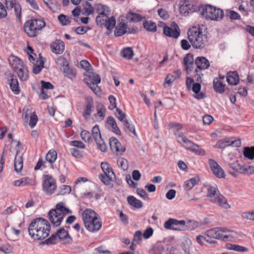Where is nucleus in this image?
<instances>
[{
	"instance_id": "1",
	"label": "nucleus",
	"mask_w": 254,
	"mask_h": 254,
	"mask_svg": "<svg viewBox=\"0 0 254 254\" xmlns=\"http://www.w3.org/2000/svg\"><path fill=\"white\" fill-rule=\"evenodd\" d=\"M50 227V225L47 220L38 218L34 219L29 224V234L34 240H43L49 235Z\"/></svg>"
},
{
	"instance_id": "2",
	"label": "nucleus",
	"mask_w": 254,
	"mask_h": 254,
	"mask_svg": "<svg viewBox=\"0 0 254 254\" xmlns=\"http://www.w3.org/2000/svg\"><path fill=\"white\" fill-rule=\"evenodd\" d=\"M188 37L192 46L195 49H202L207 45L208 37L203 34L200 27L194 26L189 29Z\"/></svg>"
},
{
	"instance_id": "3",
	"label": "nucleus",
	"mask_w": 254,
	"mask_h": 254,
	"mask_svg": "<svg viewBox=\"0 0 254 254\" xmlns=\"http://www.w3.org/2000/svg\"><path fill=\"white\" fill-rule=\"evenodd\" d=\"M72 211L65 207L63 202H60L56 206L55 209L51 210L48 214L49 220L54 226L58 227L60 225L64 217Z\"/></svg>"
},
{
	"instance_id": "4",
	"label": "nucleus",
	"mask_w": 254,
	"mask_h": 254,
	"mask_svg": "<svg viewBox=\"0 0 254 254\" xmlns=\"http://www.w3.org/2000/svg\"><path fill=\"white\" fill-rule=\"evenodd\" d=\"M198 10L200 14L206 19L219 21L224 16V12L221 9L209 4L198 6Z\"/></svg>"
},
{
	"instance_id": "5",
	"label": "nucleus",
	"mask_w": 254,
	"mask_h": 254,
	"mask_svg": "<svg viewBox=\"0 0 254 254\" xmlns=\"http://www.w3.org/2000/svg\"><path fill=\"white\" fill-rule=\"evenodd\" d=\"M207 191V196L211 202L224 209L230 208L227 199L220 193L216 185L209 186Z\"/></svg>"
},
{
	"instance_id": "6",
	"label": "nucleus",
	"mask_w": 254,
	"mask_h": 254,
	"mask_svg": "<svg viewBox=\"0 0 254 254\" xmlns=\"http://www.w3.org/2000/svg\"><path fill=\"white\" fill-rule=\"evenodd\" d=\"M206 237L213 239H219L224 241H231L235 237V233L225 228H215L205 232Z\"/></svg>"
},
{
	"instance_id": "7",
	"label": "nucleus",
	"mask_w": 254,
	"mask_h": 254,
	"mask_svg": "<svg viewBox=\"0 0 254 254\" xmlns=\"http://www.w3.org/2000/svg\"><path fill=\"white\" fill-rule=\"evenodd\" d=\"M45 25V22L43 20L34 19L27 21L24 25V29L29 37H34Z\"/></svg>"
},
{
	"instance_id": "8",
	"label": "nucleus",
	"mask_w": 254,
	"mask_h": 254,
	"mask_svg": "<svg viewBox=\"0 0 254 254\" xmlns=\"http://www.w3.org/2000/svg\"><path fill=\"white\" fill-rule=\"evenodd\" d=\"M101 167L103 174H99V178L106 186H109L111 182L115 181L116 175L112 168L107 162H102Z\"/></svg>"
},
{
	"instance_id": "9",
	"label": "nucleus",
	"mask_w": 254,
	"mask_h": 254,
	"mask_svg": "<svg viewBox=\"0 0 254 254\" xmlns=\"http://www.w3.org/2000/svg\"><path fill=\"white\" fill-rule=\"evenodd\" d=\"M164 227L168 230L175 231L186 230V221L185 220H178L173 218H170L164 223Z\"/></svg>"
},
{
	"instance_id": "10",
	"label": "nucleus",
	"mask_w": 254,
	"mask_h": 254,
	"mask_svg": "<svg viewBox=\"0 0 254 254\" xmlns=\"http://www.w3.org/2000/svg\"><path fill=\"white\" fill-rule=\"evenodd\" d=\"M43 189L48 194L53 193L56 189L55 180L50 176L46 175L43 182Z\"/></svg>"
},
{
	"instance_id": "11",
	"label": "nucleus",
	"mask_w": 254,
	"mask_h": 254,
	"mask_svg": "<svg viewBox=\"0 0 254 254\" xmlns=\"http://www.w3.org/2000/svg\"><path fill=\"white\" fill-rule=\"evenodd\" d=\"M57 63L64 66L63 71L65 73V76L68 78L72 79V78L75 77L76 75L75 69L69 67L68 62L65 58L62 57L59 58Z\"/></svg>"
},
{
	"instance_id": "12",
	"label": "nucleus",
	"mask_w": 254,
	"mask_h": 254,
	"mask_svg": "<svg viewBox=\"0 0 254 254\" xmlns=\"http://www.w3.org/2000/svg\"><path fill=\"white\" fill-rule=\"evenodd\" d=\"M197 9V7L192 0H185L180 7V13L185 16Z\"/></svg>"
},
{
	"instance_id": "13",
	"label": "nucleus",
	"mask_w": 254,
	"mask_h": 254,
	"mask_svg": "<svg viewBox=\"0 0 254 254\" xmlns=\"http://www.w3.org/2000/svg\"><path fill=\"white\" fill-rule=\"evenodd\" d=\"M163 33L168 37L177 39L180 35V30L178 24L175 22H173L171 27L164 26Z\"/></svg>"
},
{
	"instance_id": "14",
	"label": "nucleus",
	"mask_w": 254,
	"mask_h": 254,
	"mask_svg": "<svg viewBox=\"0 0 254 254\" xmlns=\"http://www.w3.org/2000/svg\"><path fill=\"white\" fill-rule=\"evenodd\" d=\"M89 221V223L84 225L86 229L89 232L95 233L99 231L102 228V223L99 216Z\"/></svg>"
},
{
	"instance_id": "15",
	"label": "nucleus",
	"mask_w": 254,
	"mask_h": 254,
	"mask_svg": "<svg viewBox=\"0 0 254 254\" xmlns=\"http://www.w3.org/2000/svg\"><path fill=\"white\" fill-rule=\"evenodd\" d=\"M209 165L213 173L219 178H224L225 173L218 164L212 159H209Z\"/></svg>"
},
{
	"instance_id": "16",
	"label": "nucleus",
	"mask_w": 254,
	"mask_h": 254,
	"mask_svg": "<svg viewBox=\"0 0 254 254\" xmlns=\"http://www.w3.org/2000/svg\"><path fill=\"white\" fill-rule=\"evenodd\" d=\"M98 216H99V215L93 210L90 208L86 209L81 213V217L84 225L89 223V221L93 220V219Z\"/></svg>"
},
{
	"instance_id": "17",
	"label": "nucleus",
	"mask_w": 254,
	"mask_h": 254,
	"mask_svg": "<svg viewBox=\"0 0 254 254\" xmlns=\"http://www.w3.org/2000/svg\"><path fill=\"white\" fill-rule=\"evenodd\" d=\"M183 147L196 155H204L205 152L197 144H183Z\"/></svg>"
},
{
	"instance_id": "18",
	"label": "nucleus",
	"mask_w": 254,
	"mask_h": 254,
	"mask_svg": "<svg viewBox=\"0 0 254 254\" xmlns=\"http://www.w3.org/2000/svg\"><path fill=\"white\" fill-rule=\"evenodd\" d=\"M184 64L187 74H190L193 69V55L191 54H187L184 58Z\"/></svg>"
},
{
	"instance_id": "19",
	"label": "nucleus",
	"mask_w": 254,
	"mask_h": 254,
	"mask_svg": "<svg viewBox=\"0 0 254 254\" xmlns=\"http://www.w3.org/2000/svg\"><path fill=\"white\" fill-rule=\"evenodd\" d=\"M64 43L61 40H56L51 44L52 51L56 54H61L64 50Z\"/></svg>"
},
{
	"instance_id": "20",
	"label": "nucleus",
	"mask_w": 254,
	"mask_h": 254,
	"mask_svg": "<svg viewBox=\"0 0 254 254\" xmlns=\"http://www.w3.org/2000/svg\"><path fill=\"white\" fill-rule=\"evenodd\" d=\"M195 64L197 68L200 70L207 69L210 66L208 60L204 57H197L195 60Z\"/></svg>"
},
{
	"instance_id": "21",
	"label": "nucleus",
	"mask_w": 254,
	"mask_h": 254,
	"mask_svg": "<svg viewBox=\"0 0 254 254\" xmlns=\"http://www.w3.org/2000/svg\"><path fill=\"white\" fill-rule=\"evenodd\" d=\"M237 172L242 174L251 175L254 173V166L237 165L233 167Z\"/></svg>"
},
{
	"instance_id": "22",
	"label": "nucleus",
	"mask_w": 254,
	"mask_h": 254,
	"mask_svg": "<svg viewBox=\"0 0 254 254\" xmlns=\"http://www.w3.org/2000/svg\"><path fill=\"white\" fill-rule=\"evenodd\" d=\"M15 72L20 80L22 81H26L29 77V72L27 67L25 65L20 67L14 71Z\"/></svg>"
},
{
	"instance_id": "23",
	"label": "nucleus",
	"mask_w": 254,
	"mask_h": 254,
	"mask_svg": "<svg viewBox=\"0 0 254 254\" xmlns=\"http://www.w3.org/2000/svg\"><path fill=\"white\" fill-rule=\"evenodd\" d=\"M239 76L236 71H230L227 75V81L231 85H236L239 83Z\"/></svg>"
},
{
	"instance_id": "24",
	"label": "nucleus",
	"mask_w": 254,
	"mask_h": 254,
	"mask_svg": "<svg viewBox=\"0 0 254 254\" xmlns=\"http://www.w3.org/2000/svg\"><path fill=\"white\" fill-rule=\"evenodd\" d=\"M8 62L14 71L24 65L21 59L14 56H11L9 58Z\"/></svg>"
},
{
	"instance_id": "25",
	"label": "nucleus",
	"mask_w": 254,
	"mask_h": 254,
	"mask_svg": "<svg viewBox=\"0 0 254 254\" xmlns=\"http://www.w3.org/2000/svg\"><path fill=\"white\" fill-rule=\"evenodd\" d=\"M213 86L217 93L222 94L225 91V84L221 81L220 79L215 78L213 82Z\"/></svg>"
},
{
	"instance_id": "26",
	"label": "nucleus",
	"mask_w": 254,
	"mask_h": 254,
	"mask_svg": "<svg viewBox=\"0 0 254 254\" xmlns=\"http://www.w3.org/2000/svg\"><path fill=\"white\" fill-rule=\"evenodd\" d=\"M10 80L9 83L10 88L15 95H18L21 91L18 80L17 78H14L13 75H10Z\"/></svg>"
},
{
	"instance_id": "27",
	"label": "nucleus",
	"mask_w": 254,
	"mask_h": 254,
	"mask_svg": "<svg viewBox=\"0 0 254 254\" xmlns=\"http://www.w3.org/2000/svg\"><path fill=\"white\" fill-rule=\"evenodd\" d=\"M111 150L117 155H121L126 149L125 146L123 144H109Z\"/></svg>"
},
{
	"instance_id": "28",
	"label": "nucleus",
	"mask_w": 254,
	"mask_h": 254,
	"mask_svg": "<svg viewBox=\"0 0 254 254\" xmlns=\"http://www.w3.org/2000/svg\"><path fill=\"white\" fill-rule=\"evenodd\" d=\"M127 24L124 22L119 23L116 27L114 34L117 37L121 36L126 33L128 32L127 31Z\"/></svg>"
},
{
	"instance_id": "29",
	"label": "nucleus",
	"mask_w": 254,
	"mask_h": 254,
	"mask_svg": "<svg viewBox=\"0 0 254 254\" xmlns=\"http://www.w3.org/2000/svg\"><path fill=\"white\" fill-rule=\"evenodd\" d=\"M93 108L94 105L92 98H87L86 105L83 113V116L85 118H88V117H89L91 115L92 109Z\"/></svg>"
},
{
	"instance_id": "30",
	"label": "nucleus",
	"mask_w": 254,
	"mask_h": 254,
	"mask_svg": "<svg viewBox=\"0 0 254 254\" xmlns=\"http://www.w3.org/2000/svg\"><path fill=\"white\" fill-rule=\"evenodd\" d=\"M34 184L32 179L29 178H23L21 179L16 180L12 183L15 187H22L28 185H33Z\"/></svg>"
},
{
	"instance_id": "31",
	"label": "nucleus",
	"mask_w": 254,
	"mask_h": 254,
	"mask_svg": "<svg viewBox=\"0 0 254 254\" xmlns=\"http://www.w3.org/2000/svg\"><path fill=\"white\" fill-rule=\"evenodd\" d=\"M44 59L40 56L39 59L37 61V63L33 64V73L35 74L39 73L44 67Z\"/></svg>"
},
{
	"instance_id": "32",
	"label": "nucleus",
	"mask_w": 254,
	"mask_h": 254,
	"mask_svg": "<svg viewBox=\"0 0 254 254\" xmlns=\"http://www.w3.org/2000/svg\"><path fill=\"white\" fill-rule=\"evenodd\" d=\"M94 9L99 15H105L110 13L109 8L107 5L101 3L95 4Z\"/></svg>"
},
{
	"instance_id": "33",
	"label": "nucleus",
	"mask_w": 254,
	"mask_h": 254,
	"mask_svg": "<svg viewBox=\"0 0 254 254\" xmlns=\"http://www.w3.org/2000/svg\"><path fill=\"white\" fill-rule=\"evenodd\" d=\"M175 126L178 129V130L175 132V134L179 142L183 141L184 143H192L187 138V137L182 132H180L179 130V129L182 128V126L180 124H176Z\"/></svg>"
},
{
	"instance_id": "34",
	"label": "nucleus",
	"mask_w": 254,
	"mask_h": 254,
	"mask_svg": "<svg viewBox=\"0 0 254 254\" xmlns=\"http://www.w3.org/2000/svg\"><path fill=\"white\" fill-rule=\"evenodd\" d=\"M60 239L65 241V243H69L71 242V239L69 237L67 232L64 229H60L57 233Z\"/></svg>"
},
{
	"instance_id": "35",
	"label": "nucleus",
	"mask_w": 254,
	"mask_h": 254,
	"mask_svg": "<svg viewBox=\"0 0 254 254\" xmlns=\"http://www.w3.org/2000/svg\"><path fill=\"white\" fill-rule=\"evenodd\" d=\"M128 204L136 208H140L142 207V202L132 195H129L127 198Z\"/></svg>"
},
{
	"instance_id": "36",
	"label": "nucleus",
	"mask_w": 254,
	"mask_h": 254,
	"mask_svg": "<svg viewBox=\"0 0 254 254\" xmlns=\"http://www.w3.org/2000/svg\"><path fill=\"white\" fill-rule=\"evenodd\" d=\"M126 18L129 22H137L142 20V17L141 15L132 12H129L127 14Z\"/></svg>"
},
{
	"instance_id": "37",
	"label": "nucleus",
	"mask_w": 254,
	"mask_h": 254,
	"mask_svg": "<svg viewBox=\"0 0 254 254\" xmlns=\"http://www.w3.org/2000/svg\"><path fill=\"white\" fill-rule=\"evenodd\" d=\"M17 153H18L17 152ZM23 159L20 155L16 154L14 160V169L16 172H20L23 168Z\"/></svg>"
},
{
	"instance_id": "38",
	"label": "nucleus",
	"mask_w": 254,
	"mask_h": 254,
	"mask_svg": "<svg viewBox=\"0 0 254 254\" xmlns=\"http://www.w3.org/2000/svg\"><path fill=\"white\" fill-rule=\"evenodd\" d=\"M107 123L111 126L113 131L117 134H121V131L118 128L116 121L113 117L110 116L107 118Z\"/></svg>"
},
{
	"instance_id": "39",
	"label": "nucleus",
	"mask_w": 254,
	"mask_h": 254,
	"mask_svg": "<svg viewBox=\"0 0 254 254\" xmlns=\"http://www.w3.org/2000/svg\"><path fill=\"white\" fill-rule=\"evenodd\" d=\"M57 158V152L53 150H50L46 155V160L49 163L52 164L55 162Z\"/></svg>"
},
{
	"instance_id": "40",
	"label": "nucleus",
	"mask_w": 254,
	"mask_h": 254,
	"mask_svg": "<svg viewBox=\"0 0 254 254\" xmlns=\"http://www.w3.org/2000/svg\"><path fill=\"white\" fill-rule=\"evenodd\" d=\"M121 55L123 57L127 59H132L133 56V52L131 48L127 47L123 49L121 51Z\"/></svg>"
},
{
	"instance_id": "41",
	"label": "nucleus",
	"mask_w": 254,
	"mask_h": 254,
	"mask_svg": "<svg viewBox=\"0 0 254 254\" xmlns=\"http://www.w3.org/2000/svg\"><path fill=\"white\" fill-rule=\"evenodd\" d=\"M164 251V247L162 245L157 244L154 246L150 250V254H163Z\"/></svg>"
},
{
	"instance_id": "42",
	"label": "nucleus",
	"mask_w": 254,
	"mask_h": 254,
	"mask_svg": "<svg viewBox=\"0 0 254 254\" xmlns=\"http://www.w3.org/2000/svg\"><path fill=\"white\" fill-rule=\"evenodd\" d=\"M244 155L248 159L253 160L254 158V146L251 147H245Z\"/></svg>"
},
{
	"instance_id": "43",
	"label": "nucleus",
	"mask_w": 254,
	"mask_h": 254,
	"mask_svg": "<svg viewBox=\"0 0 254 254\" xmlns=\"http://www.w3.org/2000/svg\"><path fill=\"white\" fill-rule=\"evenodd\" d=\"M143 26L147 31L155 32L156 31V25L154 22L151 21H146L143 23Z\"/></svg>"
},
{
	"instance_id": "44",
	"label": "nucleus",
	"mask_w": 254,
	"mask_h": 254,
	"mask_svg": "<svg viewBox=\"0 0 254 254\" xmlns=\"http://www.w3.org/2000/svg\"><path fill=\"white\" fill-rule=\"evenodd\" d=\"M192 245V242L189 239H187L183 243L182 248L186 254H190V251Z\"/></svg>"
},
{
	"instance_id": "45",
	"label": "nucleus",
	"mask_w": 254,
	"mask_h": 254,
	"mask_svg": "<svg viewBox=\"0 0 254 254\" xmlns=\"http://www.w3.org/2000/svg\"><path fill=\"white\" fill-rule=\"evenodd\" d=\"M116 25V19L114 16H112L108 20H106L105 27L108 30L113 29Z\"/></svg>"
},
{
	"instance_id": "46",
	"label": "nucleus",
	"mask_w": 254,
	"mask_h": 254,
	"mask_svg": "<svg viewBox=\"0 0 254 254\" xmlns=\"http://www.w3.org/2000/svg\"><path fill=\"white\" fill-rule=\"evenodd\" d=\"M241 140L238 137H227L223 140H220L217 143H241Z\"/></svg>"
},
{
	"instance_id": "47",
	"label": "nucleus",
	"mask_w": 254,
	"mask_h": 254,
	"mask_svg": "<svg viewBox=\"0 0 254 254\" xmlns=\"http://www.w3.org/2000/svg\"><path fill=\"white\" fill-rule=\"evenodd\" d=\"M108 14L105 15H98L96 18V22L98 26H104Z\"/></svg>"
},
{
	"instance_id": "48",
	"label": "nucleus",
	"mask_w": 254,
	"mask_h": 254,
	"mask_svg": "<svg viewBox=\"0 0 254 254\" xmlns=\"http://www.w3.org/2000/svg\"><path fill=\"white\" fill-rule=\"evenodd\" d=\"M228 249L240 252H246L248 251V249L247 248L237 245L230 244L228 247Z\"/></svg>"
},
{
	"instance_id": "49",
	"label": "nucleus",
	"mask_w": 254,
	"mask_h": 254,
	"mask_svg": "<svg viewBox=\"0 0 254 254\" xmlns=\"http://www.w3.org/2000/svg\"><path fill=\"white\" fill-rule=\"evenodd\" d=\"M196 184V180L195 178H191L185 182L184 188L186 190H190Z\"/></svg>"
},
{
	"instance_id": "50",
	"label": "nucleus",
	"mask_w": 254,
	"mask_h": 254,
	"mask_svg": "<svg viewBox=\"0 0 254 254\" xmlns=\"http://www.w3.org/2000/svg\"><path fill=\"white\" fill-rule=\"evenodd\" d=\"M198 223L194 220H189L186 222V230H193L197 227Z\"/></svg>"
},
{
	"instance_id": "51",
	"label": "nucleus",
	"mask_w": 254,
	"mask_h": 254,
	"mask_svg": "<svg viewBox=\"0 0 254 254\" xmlns=\"http://www.w3.org/2000/svg\"><path fill=\"white\" fill-rule=\"evenodd\" d=\"M89 78L90 82H95V83H100L101 82V78L99 74H97L94 72H89Z\"/></svg>"
},
{
	"instance_id": "52",
	"label": "nucleus",
	"mask_w": 254,
	"mask_h": 254,
	"mask_svg": "<svg viewBox=\"0 0 254 254\" xmlns=\"http://www.w3.org/2000/svg\"><path fill=\"white\" fill-rule=\"evenodd\" d=\"M226 16L229 17L232 20H239L241 18L240 14L233 10L227 11Z\"/></svg>"
},
{
	"instance_id": "53",
	"label": "nucleus",
	"mask_w": 254,
	"mask_h": 254,
	"mask_svg": "<svg viewBox=\"0 0 254 254\" xmlns=\"http://www.w3.org/2000/svg\"><path fill=\"white\" fill-rule=\"evenodd\" d=\"M118 165L124 171L127 170L128 168V161L124 158H120L117 161Z\"/></svg>"
},
{
	"instance_id": "54",
	"label": "nucleus",
	"mask_w": 254,
	"mask_h": 254,
	"mask_svg": "<svg viewBox=\"0 0 254 254\" xmlns=\"http://www.w3.org/2000/svg\"><path fill=\"white\" fill-rule=\"evenodd\" d=\"M84 9L88 15L93 13L94 11V8L93 7L91 4L88 1H86L84 4Z\"/></svg>"
},
{
	"instance_id": "55",
	"label": "nucleus",
	"mask_w": 254,
	"mask_h": 254,
	"mask_svg": "<svg viewBox=\"0 0 254 254\" xmlns=\"http://www.w3.org/2000/svg\"><path fill=\"white\" fill-rule=\"evenodd\" d=\"M80 136L83 140L85 142H89L91 141V135L90 132L83 130L80 133Z\"/></svg>"
},
{
	"instance_id": "56",
	"label": "nucleus",
	"mask_w": 254,
	"mask_h": 254,
	"mask_svg": "<svg viewBox=\"0 0 254 254\" xmlns=\"http://www.w3.org/2000/svg\"><path fill=\"white\" fill-rule=\"evenodd\" d=\"M175 80V78L172 76V74H168L165 78L164 82L163 83V86L166 88L169 86Z\"/></svg>"
},
{
	"instance_id": "57",
	"label": "nucleus",
	"mask_w": 254,
	"mask_h": 254,
	"mask_svg": "<svg viewBox=\"0 0 254 254\" xmlns=\"http://www.w3.org/2000/svg\"><path fill=\"white\" fill-rule=\"evenodd\" d=\"M44 3L49 8V9L53 12H56L58 9L56 4L52 2L51 0H43Z\"/></svg>"
},
{
	"instance_id": "58",
	"label": "nucleus",
	"mask_w": 254,
	"mask_h": 254,
	"mask_svg": "<svg viewBox=\"0 0 254 254\" xmlns=\"http://www.w3.org/2000/svg\"><path fill=\"white\" fill-rule=\"evenodd\" d=\"M38 121V117L35 112L31 114L30 118L29 125L31 128H33L36 125Z\"/></svg>"
},
{
	"instance_id": "59",
	"label": "nucleus",
	"mask_w": 254,
	"mask_h": 254,
	"mask_svg": "<svg viewBox=\"0 0 254 254\" xmlns=\"http://www.w3.org/2000/svg\"><path fill=\"white\" fill-rule=\"evenodd\" d=\"M117 113H115L116 117L122 122L124 123V121L126 120V114L120 109L116 108Z\"/></svg>"
},
{
	"instance_id": "60",
	"label": "nucleus",
	"mask_w": 254,
	"mask_h": 254,
	"mask_svg": "<svg viewBox=\"0 0 254 254\" xmlns=\"http://www.w3.org/2000/svg\"><path fill=\"white\" fill-rule=\"evenodd\" d=\"M58 19L63 25H67L70 23L69 18L64 14H60L58 16Z\"/></svg>"
},
{
	"instance_id": "61",
	"label": "nucleus",
	"mask_w": 254,
	"mask_h": 254,
	"mask_svg": "<svg viewBox=\"0 0 254 254\" xmlns=\"http://www.w3.org/2000/svg\"><path fill=\"white\" fill-rule=\"evenodd\" d=\"M13 7L14 8L16 17L20 19L21 13V7L20 4L19 3H16L13 5Z\"/></svg>"
},
{
	"instance_id": "62",
	"label": "nucleus",
	"mask_w": 254,
	"mask_h": 254,
	"mask_svg": "<svg viewBox=\"0 0 254 254\" xmlns=\"http://www.w3.org/2000/svg\"><path fill=\"white\" fill-rule=\"evenodd\" d=\"M153 232H154V230L152 228H151L150 227H148L144 231V233L142 234L143 237L145 239H148L152 236Z\"/></svg>"
},
{
	"instance_id": "63",
	"label": "nucleus",
	"mask_w": 254,
	"mask_h": 254,
	"mask_svg": "<svg viewBox=\"0 0 254 254\" xmlns=\"http://www.w3.org/2000/svg\"><path fill=\"white\" fill-rule=\"evenodd\" d=\"M13 248L9 244L3 245L0 247V251L6 254H9L12 252Z\"/></svg>"
},
{
	"instance_id": "64",
	"label": "nucleus",
	"mask_w": 254,
	"mask_h": 254,
	"mask_svg": "<svg viewBox=\"0 0 254 254\" xmlns=\"http://www.w3.org/2000/svg\"><path fill=\"white\" fill-rule=\"evenodd\" d=\"M243 218L254 221V211H247L243 212L242 214Z\"/></svg>"
}]
</instances>
